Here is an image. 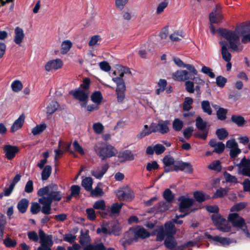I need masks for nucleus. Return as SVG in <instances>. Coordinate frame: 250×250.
I'll return each mask as SVG.
<instances>
[{"mask_svg":"<svg viewBox=\"0 0 250 250\" xmlns=\"http://www.w3.org/2000/svg\"><path fill=\"white\" fill-rule=\"evenodd\" d=\"M239 29L235 28L234 30H230L226 28H219L218 34L225 39L229 43L230 48L234 51L238 50L240 44V37Z\"/></svg>","mask_w":250,"mask_h":250,"instance_id":"1","label":"nucleus"},{"mask_svg":"<svg viewBox=\"0 0 250 250\" xmlns=\"http://www.w3.org/2000/svg\"><path fill=\"white\" fill-rule=\"evenodd\" d=\"M96 153L103 161L116 155L117 150L112 146L106 144H97L94 146Z\"/></svg>","mask_w":250,"mask_h":250,"instance_id":"2","label":"nucleus"},{"mask_svg":"<svg viewBox=\"0 0 250 250\" xmlns=\"http://www.w3.org/2000/svg\"><path fill=\"white\" fill-rule=\"evenodd\" d=\"M213 223L220 231L228 232L231 230V227L226 222V219L219 214H214L211 216Z\"/></svg>","mask_w":250,"mask_h":250,"instance_id":"3","label":"nucleus"},{"mask_svg":"<svg viewBox=\"0 0 250 250\" xmlns=\"http://www.w3.org/2000/svg\"><path fill=\"white\" fill-rule=\"evenodd\" d=\"M179 171H184L186 173L191 174L193 173L192 166L190 163L184 162L182 160H178L176 162V165L172 169L167 168L165 171V173H168L169 172Z\"/></svg>","mask_w":250,"mask_h":250,"instance_id":"4","label":"nucleus"},{"mask_svg":"<svg viewBox=\"0 0 250 250\" xmlns=\"http://www.w3.org/2000/svg\"><path fill=\"white\" fill-rule=\"evenodd\" d=\"M132 229L133 232V236L125 241V243L128 244H130L134 241L137 242L139 238L144 239L148 238L150 236L149 232L143 227L138 226Z\"/></svg>","mask_w":250,"mask_h":250,"instance_id":"5","label":"nucleus"},{"mask_svg":"<svg viewBox=\"0 0 250 250\" xmlns=\"http://www.w3.org/2000/svg\"><path fill=\"white\" fill-rule=\"evenodd\" d=\"M207 125V122L204 121L201 117H197L196 119V126L197 128L202 131V133H195L194 136L204 140H206L208 133V130L206 129Z\"/></svg>","mask_w":250,"mask_h":250,"instance_id":"6","label":"nucleus"},{"mask_svg":"<svg viewBox=\"0 0 250 250\" xmlns=\"http://www.w3.org/2000/svg\"><path fill=\"white\" fill-rule=\"evenodd\" d=\"M179 211L180 212H185L188 211L189 208L192 206L194 202V199L182 195L178 198Z\"/></svg>","mask_w":250,"mask_h":250,"instance_id":"7","label":"nucleus"},{"mask_svg":"<svg viewBox=\"0 0 250 250\" xmlns=\"http://www.w3.org/2000/svg\"><path fill=\"white\" fill-rule=\"evenodd\" d=\"M228 220L233 227L241 229L242 230L247 226L245 220L240 217L237 213H230L228 216Z\"/></svg>","mask_w":250,"mask_h":250,"instance_id":"8","label":"nucleus"},{"mask_svg":"<svg viewBox=\"0 0 250 250\" xmlns=\"http://www.w3.org/2000/svg\"><path fill=\"white\" fill-rule=\"evenodd\" d=\"M158 124L152 123L149 126L148 125H145L143 130L137 135L138 139L140 140L146 136H148L152 133L158 132Z\"/></svg>","mask_w":250,"mask_h":250,"instance_id":"9","label":"nucleus"},{"mask_svg":"<svg viewBox=\"0 0 250 250\" xmlns=\"http://www.w3.org/2000/svg\"><path fill=\"white\" fill-rule=\"evenodd\" d=\"M123 205V203H113L111 207H107L106 212L100 213L101 214L103 217H105V216L107 215L112 216L115 214H118L120 212Z\"/></svg>","mask_w":250,"mask_h":250,"instance_id":"10","label":"nucleus"},{"mask_svg":"<svg viewBox=\"0 0 250 250\" xmlns=\"http://www.w3.org/2000/svg\"><path fill=\"white\" fill-rule=\"evenodd\" d=\"M19 148L15 146L6 145L3 147V152L5 157L9 160L14 158L16 154L19 152Z\"/></svg>","mask_w":250,"mask_h":250,"instance_id":"11","label":"nucleus"},{"mask_svg":"<svg viewBox=\"0 0 250 250\" xmlns=\"http://www.w3.org/2000/svg\"><path fill=\"white\" fill-rule=\"evenodd\" d=\"M69 94L80 101H86L88 100V93L80 88L70 91Z\"/></svg>","mask_w":250,"mask_h":250,"instance_id":"12","label":"nucleus"},{"mask_svg":"<svg viewBox=\"0 0 250 250\" xmlns=\"http://www.w3.org/2000/svg\"><path fill=\"white\" fill-rule=\"evenodd\" d=\"M63 63L61 59L50 60L48 61L45 65V69L49 72L52 69L58 70L62 67Z\"/></svg>","mask_w":250,"mask_h":250,"instance_id":"13","label":"nucleus"},{"mask_svg":"<svg viewBox=\"0 0 250 250\" xmlns=\"http://www.w3.org/2000/svg\"><path fill=\"white\" fill-rule=\"evenodd\" d=\"M221 46V54L223 60L226 62H230L231 59V54L228 52L227 42L222 41L219 42Z\"/></svg>","mask_w":250,"mask_h":250,"instance_id":"14","label":"nucleus"},{"mask_svg":"<svg viewBox=\"0 0 250 250\" xmlns=\"http://www.w3.org/2000/svg\"><path fill=\"white\" fill-rule=\"evenodd\" d=\"M25 120L24 114H21L19 117L14 122L10 128L11 132H15L22 126Z\"/></svg>","mask_w":250,"mask_h":250,"instance_id":"15","label":"nucleus"},{"mask_svg":"<svg viewBox=\"0 0 250 250\" xmlns=\"http://www.w3.org/2000/svg\"><path fill=\"white\" fill-rule=\"evenodd\" d=\"M162 161L164 165L165 171L166 169L167 168L172 169L173 167H174L177 161H175L173 157L169 155H167L163 158Z\"/></svg>","mask_w":250,"mask_h":250,"instance_id":"16","label":"nucleus"},{"mask_svg":"<svg viewBox=\"0 0 250 250\" xmlns=\"http://www.w3.org/2000/svg\"><path fill=\"white\" fill-rule=\"evenodd\" d=\"M39 236L42 244H48L50 246L53 244L52 235H46L42 229H39Z\"/></svg>","mask_w":250,"mask_h":250,"instance_id":"17","label":"nucleus"},{"mask_svg":"<svg viewBox=\"0 0 250 250\" xmlns=\"http://www.w3.org/2000/svg\"><path fill=\"white\" fill-rule=\"evenodd\" d=\"M58 187L56 184H50L48 186L41 188L38 191V195L40 197H44L46 194H48L50 192V189L58 190Z\"/></svg>","mask_w":250,"mask_h":250,"instance_id":"18","label":"nucleus"},{"mask_svg":"<svg viewBox=\"0 0 250 250\" xmlns=\"http://www.w3.org/2000/svg\"><path fill=\"white\" fill-rule=\"evenodd\" d=\"M125 85L121 84V85H117L116 92L117 94V101L122 103L125 98Z\"/></svg>","mask_w":250,"mask_h":250,"instance_id":"19","label":"nucleus"},{"mask_svg":"<svg viewBox=\"0 0 250 250\" xmlns=\"http://www.w3.org/2000/svg\"><path fill=\"white\" fill-rule=\"evenodd\" d=\"M165 231L167 234V236H172L176 233V229L174 224L170 221L167 222L165 224Z\"/></svg>","mask_w":250,"mask_h":250,"instance_id":"20","label":"nucleus"},{"mask_svg":"<svg viewBox=\"0 0 250 250\" xmlns=\"http://www.w3.org/2000/svg\"><path fill=\"white\" fill-rule=\"evenodd\" d=\"M190 74L187 70H180L176 72L174 74V76L178 81H184L190 79Z\"/></svg>","mask_w":250,"mask_h":250,"instance_id":"21","label":"nucleus"},{"mask_svg":"<svg viewBox=\"0 0 250 250\" xmlns=\"http://www.w3.org/2000/svg\"><path fill=\"white\" fill-rule=\"evenodd\" d=\"M15 34L14 42L17 44L20 45L24 37L22 29L19 27H16L15 29Z\"/></svg>","mask_w":250,"mask_h":250,"instance_id":"22","label":"nucleus"},{"mask_svg":"<svg viewBox=\"0 0 250 250\" xmlns=\"http://www.w3.org/2000/svg\"><path fill=\"white\" fill-rule=\"evenodd\" d=\"M29 206V201L26 198L21 199L17 204V208L21 213H24L27 211Z\"/></svg>","mask_w":250,"mask_h":250,"instance_id":"23","label":"nucleus"},{"mask_svg":"<svg viewBox=\"0 0 250 250\" xmlns=\"http://www.w3.org/2000/svg\"><path fill=\"white\" fill-rule=\"evenodd\" d=\"M119 158H122L124 160L121 161V162H125L126 161H132L134 159V154L130 150H125L122 152H121L118 155Z\"/></svg>","mask_w":250,"mask_h":250,"instance_id":"24","label":"nucleus"},{"mask_svg":"<svg viewBox=\"0 0 250 250\" xmlns=\"http://www.w3.org/2000/svg\"><path fill=\"white\" fill-rule=\"evenodd\" d=\"M229 190V188H220L216 190V192L214 193L211 198L213 199L223 198L228 194Z\"/></svg>","mask_w":250,"mask_h":250,"instance_id":"25","label":"nucleus"},{"mask_svg":"<svg viewBox=\"0 0 250 250\" xmlns=\"http://www.w3.org/2000/svg\"><path fill=\"white\" fill-rule=\"evenodd\" d=\"M193 196L195 200L199 203H202L210 198L209 195L206 194L201 191H195L193 193Z\"/></svg>","mask_w":250,"mask_h":250,"instance_id":"26","label":"nucleus"},{"mask_svg":"<svg viewBox=\"0 0 250 250\" xmlns=\"http://www.w3.org/2000/svg\"><path fill=\"white\" fill-rule=\"evenodd\" d=\"M168 123L169 122L166 120L158 123V132L162 134L167 133L169 131Z\"/></svg>","mask_w":250,"mask_h":250,"instance_id":"27","label":"nucleus"},{"mask_svg":"<svg viewBox=\"0 0 250 250\" xmlns=\"http://www.w3.org/2000/svg\"><path fill=\"white\" fill-rule=\"evenodd\" d=\"M231 121L239 127L243 126L246 123V121L245 120L244 118L238 115H232L231 117Z\"/></svg>","mask_w":250,"mask_h":250,"instance_id":"28","label":"nucleus"},{"mask_svg":"<svg viewBox=\"0 0 250 250\" xmlns=\"http://www.w3.org/2000/svg\"><path fill=\"white\" fill-rule=\"evenodd\" d=\"M165 246L169 249H173L177 246V242L174 236H167L165 240Z\"/></svg>","mask_w":250,"mask_h":250,"instance_id":"29","label":"nucleus"},{"mask_svg":"<svg viewBox=\"0 0 250 250\" xmlns=\"http://www.w3.org/2000/svg\"><path fill=\"white\" fill-rule=\"evenodd\" d=\"M50 199L52 201H60L62 198V192L60 191H57V190L51 189L50 192L48 194Z\"/></svg>","mask_w":250,"mask_h":250,"instance_id":"30","label":"nucleus"},{"mask_svg":"<svg viewBox=\"0 0 250 250\" xmlns=\"http://www.w3.org/2000/svg\"><path fill=\"white\" fill-rule=\"evenodd\" d=\"M59 104L57 101H52L46 107V113L48 115H51L57 110Z\"/></svg>","mask_w":250,"mask_h":250,"instance_id":"31","label":"nucleus"},{"mask_svg":"<svg viewBox=\"0 0 250 250\" xmlns=\"http://www.w3.org/2000/svg\"><path fill=\"white\" fill-rule=\"evenodd\" d=\"M167 85V83L166 80L161 79L159 80L157 86L158 88L155 90V93L156 95H160L161 93L164 92L166 89V86Z\"/></svg>","mask_w":250,"mask_h":250,"instance_id":"32","label":"nucleus"},{"mask_svg":"<svg viewBox=\"0 0 250 250\" xmlns=\"http://www.w3.org/2000/svg\"><path fill=\"white\" fill-rule=\"evenodd\" d=\"M170 203L164 201L159 202L155 206L156 210L158 212H164L170 208Z\"/></svg>","mask_w":250,"mask_h":250,"instance_id":"33","label":"nucleus"},{"mask_svg":"<svg viewBox=\"0 0 250 250\" xmlns=\"http://www.w3.org/2000/svg\"><path fill=\"white\" fill-rule=\"evenodd\" d=\"M103 99L102 94L100 91H94L91 96V101L98 105L101 103Z\"/></svg>","mask_w":250,"mask_h":250,"instance_id":"34","label":"nucleus"},{"mask_svg":"<svg viewBox=\"0 0 250 250\" xmlns=\"http://www.w3.org/2000/svg\"><path fill=\"white\" fill-rule=\"evenodd\" d=\"M167 237V234L165 231L164 228L162 226H158V230L156 241L157 242H162L165 237Z\"/></svg>","mask_w":250,"mask_h":250,"instance_id":"35","label":"nucleus"},{"mask_svg":"<svg viewBox=\"0 0 250 250\" xmlns=\"http://www.w3.org/2000/svg\"><path fill=\"white\" fill-rule=\"evenodd\" d=\"M83 250H106V248L103 243H100L96 245L89 244Z\"/></svg>","mask_w":250,"mask_h":250,"instance_id":"36","label":"nucleus"},{"mask_svg":"<svg viewBox=\"0 0 250 250\" xmlns=\"http://www.w3.org/2000/svg\"><path fill=\"white\" fill-rule=\"evenodd\" d=\"M93 180L90 177H87L82 181V186L86 191H90L92 189Z\"/></svg>","mask_w":250,"mask_h":250,"instance_id":"37","label":"nucleus"},{"mask_svg":"<svg viewBox=\"0 0 250 250\" xmlns=\"http://www.w3.org/2000/svg\"><path fill=\"white\" fill-rule=\"evenodd\" d=\"M51 172V166L50 165L45 166L41 173L42 179L43 181L47 180L50 177Z\"/></svg>","mask_w":250,"mask_h":250,"instance_id":"38","label":"nucleus"},{"mask_svg":"<svg viewBox=\"0 0 250 250\" xmlns=\"http://www.w3.org/2000/svg\"><path fill=\"white\" fill-rule=\"evenodd\" d=\"M201 108L204 112L207 113L208 115H211L212 113V110L210 105V103L208 100H204L201 102Z\"/></svg>","mask_w":250,"mask_h":250,"instance_id":"39","label":"nucleus"},{"mask_svg":"<svg viewBox=\"0 0 250 250\" xmlns=\"http://www.w3.org/2000/svg\"><path fill=\"white\" fill-rule=\"evenodd\" d=\"M228 112L227 109L219 107L216 111L217 119L220 121H224L227 119V114Z\"/></svg>","mask_w":250,"mask_h":250,"instance_id":"40","label":"nucleus"},{"mask_svg":"<svg viewBox=\"0 0 250 250\" xmlns=\"http://www.w3.org/2000/svg\"><path fill=\"white\" fill-rule=\"evenodd\" d=\"M46 127L47 125L45 123L41 124L33 128L31 132L34 135H37L42 133Z\"/></svg>","mask_w":250,"mask_h":250,"instance_id":"41","label":"nucleus"},{"mask_svg":"<svg viewBox=\"0 0 250 250\" xmlns=\"http://www.w3.org/2000/svg\"><path fill=\"white\" fill-rule=\"evenodd\" d=\"M184 126V123L179 118L175 119L172 122V128L175 131H180Z\"/></svg>","mask_w":250,"mask_h":250,"instance_id":"42","label":"nucleus"},{"mask_svg":"<svg viewBox=\"0 0 250 250\" xmlns=\"http://www.w3.org/2000/svg\"><path fill=\"white\" fill-rule=\"evenodd\" d=\"M93 208L95 209H99L106 212L107 207L105 205L104 200H99L95 202L93 205Z\"/></svg>","mask_w":250,"mask_h":250,"instance_id":"43","label":"nucleus"},{"mask_svg":"<svg viewBox=\"0 0 250 250\" xmlns=\"http://www.w3.org/2000/svg\"><path fill=\"white\" fill-rule=\"evenodd\" d=\"M163 196L166 201L169 203L172 202L174 199V195L172 193L171 190L168 188L165 190Z\"/></svg>","mask_w":250,"mask_h":250,"instance_id":"44","label":"nucleus"},{"mask_svg":"<svg viewBox=\"0 0 250 250\" xmlns=\"http://www.w3.org/2000/svg\"><path fill=\"white\" fill-rule=\"evenodd\" d=\"M216 135L220 140H223L228 136L229 133L225 128H221L216 130Z\"/></svg>","mask_w":250,"mask_h":250,"instance_id":"45","label":"nucleus"},{"mask_svg":"<svg viewBox=\"0 0 250 250\" xmlns=\"http://www.w3.org/2000/svg\"><path fill=\"white\" fill-rule=\"evenodd\" d=\"M208 168L217 172H220L222 170V166L219 160H216L212 162L208 166Z\"/></svg>","mask_w":250,"mask_h":250,"instance_id":"46","label":"nucleus"},{"mask_svg":"<svg viewBox=\"0 0 250 250\" xmlns=\"http://www.w3.org/2000/svg\"><path fill=\"white\" fill-rule=\"evenodd\" d=\"M193 99L190 97H186L183 104V109L185 111L190 110L192 107L191 105L193 104Z\"/></svg>","mask_w":250,"mask_h":250,"instance_id":"47","label":"nucleus"},{"mask_svg":"<svg viewBox=\"0 0 250 250\" xmlns=\"http://www.w3.org/2000/svg\"><path fill=\"white\" fill-rule=\"evenodd\" d=\"M214 241L220 243L222 245L229 246L232 242L229 238L226 237H222L219 236H215Z\"/></svg>","mask_w":250,"mask_h":250,"instance_id":"48","label":"nucleus"},{"mask_svg":"<svg viewBox=\"0 0 250 250\" xmlns=\"http://www.w3.org/2000/svg\"><path fill=\"white\" fill-rule=\"evenodd\" d=\"M72 42L69 40H66L62 42V53L66 54L71 48Z\"/></svg>","mask_w":250,"mask_h":250,"instance_id":"49","label":"nucleus"},{"mask_svg":"<svg viewBox=\"0 0 250 250\" xmlns=\"http://www.w3.org/2000/svg\"><path fill=\"white\" fill-rule=\"evenodd\" d=\"M247 203L239 202L235 204L230 209L231 212L239 211L246 208Z\"/></svg>","mask_w":250,"mask_h":250,"instance_id":"50","label":"nucleus"},{"mask_svg":"<svg viewBox=\"0 0 250 250\" xmlns=\"http://www.w3.org/2000/svg\"><path fill=\"white\" fill-rule=\"evenodd\" d=\"M108 224H102L101 226V228H98L96 230V232L98 234L103 233L104 234H111L110 232V229H109Z\"/></svg>","mask_w":250,"mask_h":250,"instance_id":"51","label":"nucleus"},{"mask_svg":"<svg viewBox=\"0 0 250 250\" xmlns=\"http://www.w3.org/2000/svg\"><path fill=\"white\" fill-rule=\"evenodd\" d=\"M238 29V32L240 36L244 35L245 34L250 32V23L243 24L241 26L236 27Z\"/></svg>","mask_w":250,"mask_h":250,"instance_id":"52","label":"nucleus"},{"mask_svg":"<svg viewBox=\"0 0 250 250\" xmlns=\"http://www.w3.org/2000/svg\"><path fill=\"white\" fill-rule=\"evenodd\" d=\"M3 244L7 248H15L17 246V242L15 240L12 239L9 237H6L3 240Z\"/></svg>","mask_w":250,"mask_h":250,"instance_id":"53","label":"nucleus"},{"mask_svg":"<svg viewBox=\"0 0 250 250\" xmlns=\"http://www.w3.org/2000/svg\"><path fill=\"white\" fill-rule=\"evenodd\" d=\"M121 72L119 75V77H116L112 78V81L115 83L117 85H121V84H125L123 77L125 73L123 71H120Z\"/></svg>","mask_w":250,"mask_h":250,"instance_id":"54","label":"nucleus"},{"mask_svg":"<svg viewBox=\"0 0 250 250\" xmlns=\"http://www.w3.org/2000/svg\"><path fill=\"white\" fill-rule=\"evenodd\" d=\"M11 87L14 91L18 92L22 88V84L21 81L15 80L12 83Z\"/></svg>","mask_w":250,"mask_h":250,"instance_id":"55","label":"nucleus"},{"mask_svg":"<svg viewBox=\"0 0 250 250\" xmlns=\"http://www.w3.org/2000/svg\"><path fill=\"white\" fill-rule=\"evenodd\" d=\"M41 210V206L37 202H33L30 207V211L32 214H37Z\"/></svg>","mask_w":250,"mask_h":250,"instance_id":"56","label":"nucleus"},{"mask_svg":"<svg viewBox=\"0 0 250 250\" xmlns=\"http://www.w3.org/2000/svg\"><path fill=\"white\" fill-rule=\"evenodd\" d=\"M224 175L227 182L235 184L238 183L237 179L235 176L231 175L226 171L224 172Z\"/></svg>","mask_w":250,"mask_h":250,"instance_id":"57","label":"nucleus"},{"mask_svg":"<svg viewBox=\"0 0 250 250\" xmlns=\"http://www.w3.org/2000/svg\"><path fill=\"white\" fill-rule=\"evenodd\" d=\"M227 82V78L222 76H217L216 78V83L218 87H224Z\"/></svg>","mask_w":250,"mask_h":250,"instance_id":"58","label":"nucleus"},{"mask_svg":"<svg viewBox=\"0 0 250 250\" xmlns=\"http://www.w3.org/2000/svg\"><path fill=\"white\" fill-rule=\"evenodd\" d=\"M185 88L187 92L193 93L195 91L194 83L190 81H187L185 83Z\"/></svg>","mask_w":250,"mask_h":250,"instance_id":"59","label":"nucleus"},{"mask_svg":"<svg viewBox=\"0 0 250 250\" xmlns=\"http://www.w3.org/2000/svg\"><path fill=\"white\" fill-rule=\"evenodd\" d=\"M87 218L90 221H94L96 219L95 211L94 208H88L86 209Z\"/></svg>","mask_w":250,"mask_h":250,"instance_id":"60","label":"nucleus"},{"mask_svg":"<svg viewBox=\"0 0 250 250\" xmlns=\"http://www.w3.org/2000/svg\"><path fill=\"white\" fill-rule=\"evenodd\" d=\"M201 71L203 73L208 75L211 78H214L215 76L212 69L208 67L203 66L202 68Z\"/></svg>","mask_w":250,"mask_h":250,"instance_id":"61","label":"nucleus"},{"mask_svg":"<svg viewBox=\"0 0 250 250\" xmlns=\"http://www.w3.org/2000/svg\"><path fill=\"white\" fill-rule=\"evenodd\" d=\"M39 203L43 206H51L52 201L48 195L46 197H42L39 200Z\"/></svg>","mask_w":250,"mask_h":250,"instance_id":"62","label":"nucleus"},{"mask_svg":"<svg viewBox=\"0 0 250 250\" xmlns=\"http://www.w3.org/2000/svg\"><path fill=\"white\" fill-rule=\"evenodd\" d=\"M94 132L97 134H101L104 130V126L100 123H94L93 125Z\"/></svg>","mask_w":250,"mask_h":250,"instance_id":"63","label":"nucleus"},{"mask_svg":"<svg viewBox=\"0 0 250 250\" xmlns=\"http://www.w3.org/2000/svg\"><path fill=\"white\" fill-rule=\"evenodd\" d=\"M159 166L157 162L155 161H153L151 163H148L147 164L146 169L147 171H150L153 169H157L159 168Z\"/></svg>","mask_w":250,"mask_h":250,"instance_id":"64","label":"nucleus"}]
</instances>
